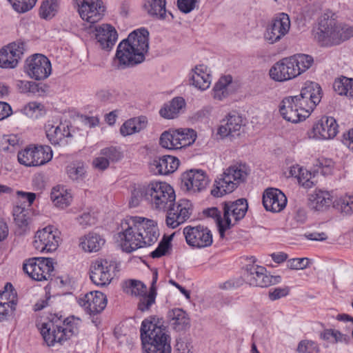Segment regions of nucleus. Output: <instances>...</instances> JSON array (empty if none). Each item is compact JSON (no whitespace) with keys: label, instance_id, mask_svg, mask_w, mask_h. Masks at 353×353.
Listing matches in <instances>:
<instances>
[{"label":"nucleus","instance_id":"obj_19","mask_svg":"<svg viewBox=\"0 0 353 353\" xmlns=\"http://www.w3.org/2000/svg\"><path fill=\"white\" fill-rule=\"evenodd\" d=\"M290 28L289 16L283 12L279 13L267 26L264 38L269 43H275L288 33Z\"/></svg>","mask_w":353,"mask_h":353},{"label":"nucleus","instance_id":"obj_61","mask_svg":"<svg viewBox=\"0 0 353 353\" xmlns=\"http://www.w3.org/2000/svg\"><path fill=\"white\" fill-rule=\"evenodd\" d=\"M77 221L83 228H86L94 223V218L90 213H83L77 218Z\"/></svg>","mask_w":353,"mask_h":353},{"label":"nucleus","instance_id":"obj_11","mask_svg":"<svg viewBox=\"0 0 353 353\" xmlns=\"http://www.w3.org/2000/svg\"><path fill=\"white\" fill-rule=\"evenodd\" d=\"M72 3L81 19L89 23H97L105 14L102 0H72Z\"/></svg>","mask_w":353,"mask_h":353},{"label":"nucleus","instance_id":"obj_26","mask_svg":"<svg viewBox=\"0 0 353 353\" xmlns=\"http://www.w3.org/2000/svg\"><path fill=\"white\" fill-rule=\"evenodd\" d=\"M17 294L10 283H7L4 290L0 292V321L7 320L15 310Z\"/></svg>","mask_w":353,"mask_h":353},{"label":"nucleus","instance_id":"obj_32","mask_svg":"<svg viewBox=\"0 0 353 353\" xmlns=\"http://www.w3.org/2000/svg\"><path fill=\"white\" fill-rule=\"evenodd\" d=\"M243 124L241 117L237 114H229L221 122L218 134L223 138L234 137L240 134Z\"/></svg>","mask_w":353,"mask_h":353},{"label":"nucleus","instance_id":"obj_47","mask_svg":"<svg viewBox=\"0 0 353 353\" xmlns=\"http://www.w3.org/2000/svg\"><path fill=\"white\" fill-rule=\"evenodd\" d=\"M321 338L325 341L333 339L334 343H347L350 338L347 334H343L339 330L334 329H326L321 334Z\"/></svg>","mask_w":353,"mask_h":353},{"label":"nucleus","instance_id":"obj_64","mask_svg":"<svg viewBox=\"0 0 353 353\" xmlns=\"http://www.w3.org/2000/svg\"><path fill=\"white\" fill-rule=\"evenodd\" d=\"M175 347L179 353H190V344L183 340L177 341Z\"/></svg>","mask_w":353,"mask_h":353},{"label":"nucleus","instance_id":"obj_21","mask_svg":"<svg viewBox=\"0 0 353 353\" xmlns=\"http://www.w3.org/2000/svg\"><path fill=\"white\" fill-rule=\"evenodd\" d=\"M183 188L190 193L201 192L206 189L210 179L202 170H190L181 175Z\"/></svg>","mask_w":353,"mask_h":353},{"label":"nucleus","instance_id":"obj_13","mask_svg":"<svg viewBox=\"0 0 353 353\" xmlns=\"http://www.w3.org/2000/svg\"><path fill=\"white\" fill-rule=\"evenodd\" d=\"M23 269L35 281H48L52 279L54 270L52 259L43 257L30 259L23 264Z\"/></svg>","mask_w":353,"mask_h":353},{"label":"nucleus","instance_id":"obj_25","mask_svg":"<svg viewBox=\"0 0 353 353\" xmlns=\"http://www.w3.org/2000/svg\"><path fill=\"white\" fill-rule=\"evenodd\" d=\"M336 119L332 117H323L312 127V137L316 139L327 140L336 137L339 132Z\"/></svg>","mask_w":353,"mask_h":353},{"label":"nucleus","instance_id":"obj_3","mask_svg":"<svg viewBox=\"0 0 353 353\" xmlns=\"http://www.w3.org/2000/svg\"><path fill=\"white\" fill-rule=\"evenodd\" d=\"M313 62L314 59L310 55L295 54L275 63L270 68L269 74L275 81H286L306 71L312 66Z\"/></svg>","mask_w":353,"mask_h":353},{"label":"nucleus","instance_id":"obj_24","mask_svg":"<svg viewBox=\"0 0 353 353\" xmlns=\"http://www.w3.org/2000/svg\"><path fill=\"white\" fill-rule=\"evenodd\" d=\"M292 96L285 97L279 105V112L284 119L296 123L308 117L307 112L299 107Z\"/></svg>","mask_w":353,"mask_h":353},{"label":"nucleus","instance_id":"obj_41","mask_svg":"<svg viewBox=\"0 0 353 353\" xmlns=\"http://www.w3.org/2000/svg\"><path fill=\"white\" fill-rule=\"evenodd\" d=\"M232 77L230 75L222 77L213 88V97L215 99L221 101L229 95L228 87L232 83Z\"/></svg>","mask_w":353,"mask_h":353},{"label":"nucleus","instance_id":"obj_35","mask_svg":"<svg viewBox=\"0 0 353 353\" xmlns=\"http://www.w3.org/2000/svg\"><path fill=\"white\" fill-rule=\"evenodd\" d=\"M171 326L177 332L185 331L190 326L188 314L181 308H174L168 312Z\"/></svg>","mask_w":353,"mask_h":353},{"label":"nucleus","instance_id":"obj_57","mask_svg":"<svg viewBox=\"0 0 353 353\" xmlns=\"http://www.w3.org/2000/svg\"><path fill=\"white\" fill-rule=\"evenodd\" d=\"M101 155L105 157L109 163L110 161H117L121 157V153L113 147L103 149L101 151Z\"/></svg>","mask_w":353,"mask_h":353},{"label":"nucleus","instance_id":"obj_52","mask_svg":"<svg viewBox=\"0 0 353 353\" xmlns=\"http://www.w3.org/2000/svg\"><path fill=\"white\" fill-rule=\"evenodd\" d=\"M296 351L299 353H319V347L313 341L303 340L299 343Z\"/></svg>","mask_w":353,"mask_h":353},{"label":"nucleus","instance_id":"obj_14","mask_svg":"<svg viewBox=\"0 0 353 353\" xmlns=\"http://www.w3.org/2000/svg\"><path fill=\"white\" fill-rule=\"evenodd\" d=\"M60 234V232L54 226H47L36 232L33 245L40 252H52L59 247Z\"/></svg>","mask_w":353,"mask_h":353},{"label":"nucleus","instance_id":"obj_38","mask_svg":"<svg viewBox=\"0 0 353 353\" xmlns=\"http://www.w3.org/2000/svg\"><path fill=\"white\" fill-rule=\"evenodd\" d=\"M105 240L98 234L90 232L80 239L79 245L85 252H98L104 245Z\"/></svg>","mask_w":353,"mask_h":353},{"label":"nucleus","instance_id":"obj_12","mask_svg":"<svg viewBox=\"0 0 353 353\" xmlns=\"http://www.w3.org/2000/svg\"><path fill=\"white\" fill-rule=\"evenodd\" d=\"M292 97L297 100L299 107L307 112L309 117L321 100L322 90L317 83L307 81L301 88L300 94Z\"/></svg>","mask_w":353,"mask_h":353},{"label":"nucleus","instance_id":"obj_1","mask_svg":"<svg viewBox=\"0 0 353 353\" xmlns=\"http://www.w3.org/2000/svg\"><path fill=\"white\" fill-rule=\"evenodd\" d=\"M119 233L122 250L130 253L154 243L159 237L157 224L153 220L141 216H130L122 221Z\"/></svg>","mask_w":353,"mask_h":353},{"label":"nucleus","instance_id":"obj_2","mask_svg":"<svg viewBox=\"0 0 353 353\" xmlns=\"http://www.w3.org/2000/svg\"><path fill=\"white\" fill-rule=\"evenodd\" d=\"M148 36L149 32L146 29H138L119 44L116 57L120 68L133 66L144 61L149 47Z\"/></svg>","mask_w":353,"mask_h":353},{"label":"nucleus","instance_id":"obj_39","mask_svg":"<svg viewBox=\"0 0 353 353\" xmlns=\"http://www.w3.org/2000/svg\"><path fill=\"white\" fill-rule=\"evenodd\" d=\"M165 0H145L143 8L147 13L160 20L166 18Z\"/></svg>","mask_w":353,"mask_h":353},{"label":"nucleus","instance_id":"obj_55","mask_svg":"<svg viewBox=\"0 0 353 353\" xmlns=\"http://www.w3.org/2000/svg\"><path fill=\"white\" fill-rule=\"evenodd\" d=\"M191 80L192 81V85L201 90L208 89L211 83L210 77L205 78L203 77V76H199V74H192Z\"/></svg>","mask_w":353,"mask_h":353},{"label":"nucleus","instance_id":"obj_59","mask_svg":"<svg viewBox=\"0 0 353 353\" xmlns=\"http://www.w3.org/2000/svg\"><path fill=\"white\" fill-rule=\"evenodd\" d=\"M197 0H178L177 6L180 11L189 13L194 9Z\"/></svg>","mask_w":353,"mask_h":353},{"label":"nucleus","instance_id":"obj_29","mask_svg":"<svg viewBox=\"0 0 353 353\" xmlns=\"http://www.w3.org/2000/svg\"><path fill=\"white\" fill-rule=\"evenodd\" d=\"M95 37L103 50H110L115 45L118 34L115 28L109 24H102L96 28Z\"/></svg>","mask_w":353,"mask_h":353},{"label":"nucleus","instance_id":"obj_5","mask_svg":"<svg viewBox=\"0 0 353 353\" xmlns=\"http://www.w3.org/2000/svg\"><path fill=\"white\" fill-rule=\"evenodd\" d=\"M80 320L74 316L56 323H43L39 327L41 334L48 346L62 345L79 332Z\"/></svg>","mask_w":353,"mask_h":353},{"label":"nucleus","instance_id":"obj_37","mask_svg":"<svg viewBox=\"0 0 353 353\" xmlns=\"http://www.w3.org/2000/svg\"><path fill=\"white\" fill-rule=\"evenodd\" d=\"M50 199L55 206L65 208L70 204L72 196L68 189L59 185L52 189Z\"/></svg>","mask_w":353,"mask_h":353},{"label":"nucleus","instance_id":"obj_58","mask_svg":"<svg viewBox=\"0 0 353 353\" xmlns=\"http://www.w3.org/2000/svg\"><path fill=\"white\" fill-rule=\"evenodd\" d=\"M290 288L288 287L275 288L269 291V298L271 301H276L288 295Z\"/></svg>","mask_w":353,"mask_h":353},{"label":"nucleus","instance_id":"obj_16","mask_svg":"<svg viewBox=\"0 0 353 353\" xmlns=\"http://www.w3.org/2000/svg\"><path fill=\"white\" fill-rule=\"evenodd\" d=\"M339 23L333 19L323 18L319 23L315 39L323 46L339 45Z\"/></svg>","mask_w":353,"mask_h":353},{"label":"nucleus","instance_id":"obj_17","mask_svg":"<svg viewBox=\"0 0 353 353\" xmlns=\"http://www.w3.org/2000/svg\"><path fill=\"white\" fill-rule=\"evenodd\" d=\"M167 210L165 223L168 227L174 229L190 218L192 212V203L188 199H181Z\"/></svg>","mask_w":353,"mask_h":353},{"label":"nucleus","instance_id":"obj_33","mask_svg":"<svg viewBox=\"0 0 353 353\" xmlns=\"http://www.w3.org/2000/svg\"><path fill=\"white\" fill-rule=\"evenodd\" d=\"M185 106V99L181 97H176L163 105L159 110V114L165 119H172L184 112Z\"/></svg>","mask_w":353,"mask_h":353},{"label":"nucleus","instance_id":"obj_9","mask_svg":"<svg viewBox=\"0 0 353 353\" xmlns=\"http://www.w3.org/2000/svg\"><path fill=\"white\" fill-rule=\"evenodd\" d=\"M51 148L48 145H39L26 148L18 152L19 162L26 166H40L48 163L52 158Z\"/></svg>","mask_w":353,"mask_h":353},{"label":"nucleus","instance_id":"obj_7","mask_svg":"<svg viewBox=\"0 0 353 353\" xmlns=\"http://www.w3.org/2000/svg\"><path fill=\"white\" fill-rule=\"evenodd\" d=\"M148 203L158 210L165 211L176 200L173 188L166 182L152 181L148 184Z\"/></svg>","mask_w":353,"mask_h":353},{"label":"nucleus","instance_id":"obj_56","mask_svg":"<svg viewBox=\"0 0 353 353\" xmlns=\"http://www.w3.org/2000/svg\"><path fill=\"white\" fill-rule=\"evenodd\" d=\"M203 213L209 217L214 218L216 223L219 233L220 234V225L224 226L225 221L223 219V216L222 217L221 215V212L218 210L216 208H208L204 210Z\"/></svg>","mask_w":353,"mask_h":353},{"label":"nucleus","instance_id":"obj_49","mask_svg":"<svg viewBox=\"0 0 353 353\" xmlns=\"http://www.w3.org/2000/svg\"><path fill=\"white\" fill-rule=\"evenodd\" d=\"M336 205L342 213L347 215L353 214V193L341 196L336 201Z\"/></svg>","mask_w":353,"mask_h":353},{"label":"nucleus","instance_id":"obj_42","mask_svg":"<svg viewBox=\"0 0 353 353\" xmlns=\"http://www.w3.org/2000/svg\"><path fill=\"white\" fill-rule=\"evenodd\" d=\"M333 88L340 95L353 97V79L342 77L334 81Z\"/></svg>","mask_w":353,"mask_h":353},{"label":"nucleus","instance_id":"obj_60","mask_svg":"<svg viewBox=\"0 0 353 353\" xmlns=\"http://www.w3.org/2000/svg\"><path fill=\"white\" fill-rule=\"evenodd\" d=\"M170 243L168 241H161L158 247L151 252L150 256L152 258H159L166 254L169 248Z\"/></svg>","mask_w":353,"mask_h":353},{"label":"nucleus","instance_id":"obj_28","mask_svg":"<svg viewBox=\"0 0 353 353\" xmlns=\"http://www.w3.org/2000/svg\"><path fill=\"white\" fill-rule=\"evenodd\" d=\"M263 204L266 210L279 212L285 208L287 198L279 189L268 188L263 195Z\"/></svg>","mask_w":353,"mask_h":353},{"label":"nucleus","instance_id":"obj_63","mask_svg":"<svg viewBox=\"0 0 353 353\" xmlns=\"http://www.w3.org/2000/svg\"><path fill=\"white\" fill-rule=\"evenodd\" d=\"M12 114V109L10 105L6 102L0 101V120L8 117Z\"/></svg>","mask_w":353,"mask_h":353},{"label":"nucleus","instance_id":"obj_8","mask_svg":"<svg viewBox=\"0 0 353 353\" xmlns=\"http://www.w3.org/2000/svg\"><path fill=\"white\" fill-rule=\"evenodd\" d=\"M196 137V132L191 128L169 130L161 134L159 144L168 150H179L193 144Z\"/></svg>","mask_w":353,"mask_h":353},{"label":"nucleus","instance_id":"obj_54","mask_svg":"<svg viewBox=\"0 0 353 353\" xmlns=\"http://www.w3.org/2000/svg\"><path fill=\"white\" fill-rule=\"evenodd\" d=\"M339 44L353 37V26L345 23H339Z\"/></svg>","mask_w":353,"mask_h":353},{"label":"nucleus","instance_id":"obj_45","mask_svg":"<svg viewBox=\"0 0 353 353\" xmlns=\"http://www.w3.org/2000/svg\"><path fill=\"white\" fill-rule=\"evenodd\" d=\"M58 8V0H43L40 7L39 14L43 19H50L56 14Z\"/></svg>","mask_w":353,"mask_h":353},{"label":"nucleus","instance_id":"obj_50","mask_svg":"<svg viewBox=\"0 0 353 353\" xmlns=\"http://www.w3.org/2000/svg\"><path fill=\"white\" fill-rule=\"evenodd\" d=\"M67 174L73 181L82 180L85 174L84 165L81 163H74L67 167Z\"/></svg>","mask_w":353,"mask_h":353},{"label":"nucleus","instance_id":"obj_31","mask_svg":"<svg viewBox=\"0 0 353 353\" xmlns=\"http://www.w3.org/2000/svg\"><path fill=\"white\" fill-rule=\"evenodd\" d=\"M46 137L52 145H60L65 138L71 137L68 125L59 123L54 125L48 121L45 125Z\"/></svg>","mask_w":353,"mask_h":353},{"label":"nucleus","instance_id":"obj_40","mask_svg":"<svg viewBox=\"0 0 353 353\" xmlns=\"http://www.w3.org/2000/svg\"><path fill=\"white\" fill-rule=\"evenodd\" d=\"M152 281L150 292L148 294H144L141 296L138 303V308L142 312L148 310L155 301L156 288L155 284L158 279V272L157 270L153 271Z\"/></svg>","mask_w":353,"mask_h":353},{"label":"nucleus","instance_id":"obj_36","mask_svg":"<svg viewBox=\"0 0 353 353\" xmlns=\"http://www.w3.org/2000/svg\"><path fill=\"white\" fill-rule=\"evenodd\" d=\"M148 120L145 117H134L125 121L120 128L121 134L125 137L138 133L147 126Z\"/></svg>","mask_w":353,"mask_h":353},{"label":"nucleus","instance_id":"obj_34","mask_svg":"<svg viewBox=\"0 0 353 353\" xmlns=\"http://www.w3.org/2000/svg\"><path fill=\"white\" fill-rule=\"evenodd\" d=\"M332 203V196L325 190H315L309 196L310 208L315 211H324Z\"/></svg>","mask_w":353,"mask_h":353},{"label":"nucleus","instance_id":"obj_15","mask_svg":"<svg viewBox=\"0 0 353 353\" xmlns=\"http://www.w3.org/2000/svg\"><path fill=\"white\" fill-rule=\"evenodd\" d=\"M115 268L116 265L113 261L103 259H97L90 264V279L97 285H106L113 279Z\"/></svg>","mask_w":353,"mask_h":353},{"label":"nucleus","instance_id":"obj_20","mask_svg":"<svg viewBox=\"0 0 353 353\" xmlns=\"http://www.w3.org/2000/svg\"><path fill=\"white\" fill-rule=\"evenodd\" d=\"M183 234L187 244L194 248H207L213 242L211 231L203 225L186 226L183 229Z\"/></svg>","mask_w":353,"mask_h":353},{"label":"nucleus","instance_id":"obj_62","mask_svg":"<svg viewBox=\"0 0 353 353\" xmlns=\"http://www.w3.org/2000/svg\"><path fill=\"white\" fill-rule=\"evenodd\" d=\"M17 194L24 204L28 203V207H30L33 203L36 198V194L33 192L17 191Z\"/></svg>","mask_w":353,"mask_h":353},{"label":"nucleus","instance_id":"obj_53","mask_svg":"<svg viewBox=\"0 0 353 353\" xmlns=\"http://www.w3.org/2000/svg\"><path fill=\"white\" fill-rule=\"evenodd\" d=\"M310 264L308 258H294L287 261V267L290 270H304Z\"/></svg>","mask_w":353,"mask_h":353},{"label":"nucleus","instance_id":"obj_6","mask_svg":"<svg viewBox=\"0 0 353 353\" xmlns=\"http://www.w3.org/2000/svg\"><path fill=\"white\" fill-rule=\"evenodd\" d=\"M248 169L245 164L236 163L226 168L214 181L211 194L214 196L221 197L232 192L237 186L246 179Z\"/></svg>","mask_w":353,"mask_h":353},{"label":"nucleus","instance_id":"obj_18","mask_svg":"<svg viewBox=\"0 0 353 353\" xmlns=\"http://www.w3.org/2000/svg\"><path fill=\"white\" fill-rule=\"evenodd\" d=\"M25 68L28 76L37 81L47 79L52 72L50 61L41 54H35L29 57Z\"/></svg>","mask_w":353,"mask_h":353},{"label":"nucleus","instance_id":"obj_23","mask_svg":"<svg viewBox=\"0 0 353 353\" xmlns=\"http://www.w3.org/2000/svg\"><path fill=\"white\" fill-rule=\"evenodd\" d=\"M79 305L87 314L94 315L101 312L107 305L106 296L99 292H90L77 299Z\"/></svg>","mask_w":353,"mask_h":353},{"label":"nucleus","instance_id":"obj_10","mask_svg":"<svg viewBox=\"0 0 353 353\" xmlns=\"http://www.w3.org/2000/svg\"><path fill=\"white\" fill-rule=\"evenodd\" d=\"M224 226L220 225V237H225V232L240 219H243L248 208L246 199H239L235 201H226L223 204Z\"/></svg>","mask_w":353,"mask_h":353},{"label":"nucleus","instance_id":"obj_43","mask_svg":"<svg viewBox=\"0 0 353 353\" xmlns=\"http://www.w3.org/2000/svg\"><path fill=\"white\" fill-rule=\"evenodd\" d=\"M30 210L25 206L17 205L13 209L14 220L19 228H26L30 219Z\"/></svg>","mask_w":353,"mask_h":353},{"label":"nucleus","instance_id":"obj_44","mask_svg":"<svg viewBox=\"0 0 353 353\" xmlns=\"http://www.w3.org/2000/svg\"><path fill=\"white\" fill-rule=\"evenodd\" d=\"M21 144L22 140L17 134L4 135L1 141V150L10 152H14Z\"/></svg>","mask_w":353,"mask_h":353},{"label":"nucleus","instance_id":"obj_48","mask_svg":"<svg viewBox=\"0 0 353 353\" xmlns=\"http://www.w3.org/2000/svg\"><path fill=\"white\" fill-rule=\"evenodd\" d=\"M148 185L134 187L132 190L130 205L132 207L137 206L141 201L144 199L148 202Z\"/></svg>","mask_w":353,"mask_h":353},{"label":"nucleus","instance_id":"obj_4","mask_svg":"<svg viewBox=\"0 0 353 353\" xmlns=\"http://www.w3.org/2000/svg\"><path fill=\"white\" fill-rule=\"evenodd\" d=\"M141 339L143 353H171L170 336L166 334L165 328L157 325L150 319L143 321Z\"/></svg>","mask_w":353,"mask_h":353},{"label":"nucleus","instance_id":"obj_22","mask_svg":"<svg viewBox=\"0 0 353 353\" xmlns=\"http://www.w3.org/2000/svg\"><path fill=\"white\" fill-rule=\"evenodd\" d=\"M243 276L245 282L253 286L265 288L274 283V278L267 274L266 269L255 264L246 265Z\"/></svg>","mask_w":353,"mask_h":353},{"label":"nucleus","instance_id":"obj_30","mask_svg":"<svg viewBox=\"0 0 353 353\" xmlns=\"http://www.w3.org/2000/svg\"><path fill=\"white\" fill-rule=\"evenodd\" d=\"M179 165L177 158L171 155H165L153 160L150 169L155 174L167 175L174 172Z\"/></svg>","mask_w":353,"mask_h":353},{"label":"nucleus","instance_id":"obj_51","mask_svg":"<svg viewBox=\"0 0 353 353\" xmlns=\"http://www.w3.org/2000/svg\"><path fill=\"white\" fill-rule=\"evenodd\" d=\"M12 8L19 13H23L31 10L37 0H8Z\"/></svg>","mask_w":353,"mask_h":353},{"label":"nucleus","instance_id":"obj_27","mask_svg":"<svg viewBox=\"0 0 353 353\" xmlns=\"http://www.w3.org/2000/svg\"><path fill=\"white\" fill-rule=\"evenodd\" d=\"M24 51L23 43H12L0 50V67L15 68L21 59Z\"/></svg>","mask_w":353,"mask_h":353},{"label":"nucleus","instance_id":"obj_46","mask_svg":"<svg viewBox=\"0 0 353 353\" xmlns=\"http://www.w3.org/2000/svg\"><path fill=\"white\" fill-rule=\"evenodd\" d=\"M145 285L139 281L130 280L125 283L123 290L125 293L134 296H143L145 294Z\"/></svg>","mask_w":353,"mask_h":353}]
</instances>
